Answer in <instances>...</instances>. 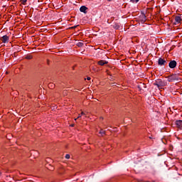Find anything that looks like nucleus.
<instances>
[{
	"instance_id": "19",
	"label": "nucleus",
	"mask_w": 182,
	"mask_h": 182,
	"mask_svg": "<svg viewBox=\"0 0 182 182\" xmlns=\"http://www.w3.org/2000/svg\"><path fill=\"white\" fill-rule=\"evenodd\" d=\"M77 46H83V43H77Z\"/></svg>"
},
{
	"instance_id": "6",
	"label": "nucleus",
	"mask_w": 182,
	"mask_h": 182,
	"mask_svg": "<svg viewBox=\"0 0 182 182\" xmlns=\"http://www.w3.org/2000/svg\"><path fill=\"white\" fill-rule=\"evenodd\" d=\"M158 64L160 65V66H163L164 65H166V60L163 59V58H159V60H158Z\"/></svg>"
},
{
	"instance_id": "20",
	"label": "nucleus",
	"mask_w": 182,
	"mask_h": 182,
	"mask_svg": "<svg viewBox=\"0 0 182 182\" xmlns=\"http://www.w3.org/2000/svg\"><path fill=\"white\" fill-rule=\"evenodd\" d=\"M27 0H21V4H26Z\"/></svg>"
},
{
	"instance_id": "21",
	"label": "nucleus",
	"mask_w": 182,
	"mask_h": 182,
	"mask_svg": "<svg viewBox=\"0 0 182 182\" xmlns=\"http://www.w3.org/2000/svg\"><path fill=\"white\" fill-rule=\"evenodd\" d=\"M90 79H91L90 77H87V80H90Z\"/></svg>"
},
{
	"instance_id": "16",
	"label": "nucleus",
	"mask_w": 182,
	"mask_h": 182,
	"mask_svg": "<svg viewBox=\"0 0 182 182\" xmlns=\"http://www.w3.org/2000/svg\"><path fill=\"white\" fill-rule=\"evenodd\" d=\"M49 168H48V170H50V171H53V170H55V168H53V166H50V165H49Z\"/></svg>"
},
{
	"instance_id": "17",
	"label": "nucleus",
	"mask_w": 182,
	"mask_h": 182,
	"mask_svg": "<svg viewBox=\"0 0 182 182\" xmlns=\"http://www.w3.org/2000/svg\"><path fill=\"white\" fill-rule=\"evenodd\" d=\"M26 59H28V60L32 59V55H27V56L26 57Z\"/></svg>"
},
{
	"instance_id": "5",
	"label": "nucleus",
	"mask_w": 182,
	"mask_h": 182,
	"mask_svg": "<svg viewBox=\"0 0 182 182\" xmlns=\"http://www.w3.org/2000/svg\"><path fill=\"white\" fill-rule=\"evenodd\" d=\"M169 68H171V69H174V68H176V66H177V62L176 60H171L169 64H168Z\"/></svg>"
},
{
	"instance_id": "3",
	"label": "nucleus",
	"mask_w": 182,
	"mask_h": 182,
	"mask_svg": "<svg viewBox=\"0 0 182 182\" xmlns=\"http://www.w3.org/2000/svg\"><path fill=\"white\" fill-rule=\"evenodd\" d=\"M139 21H140V22H141V23H144V22H146V21H147V18H146V15L144 14H141L139 16Z\"/></svg>"
},
{
	"instance_id": "8",
	"label": "nucleus",
	"mask_w": 182,
	"mask_h": 182,
	"mask_svg": "<svg viewBox=\"0 0 182 182\" xmlns=\"http://www.w3.org/2000/svg\"><path fill=\"white\" fill-rule=\"evenodd\" d=\"M176 124L177 127H178V129H182V120L176 121Z\"/></svg>"
},
{
	"instance_id": "7",
	"label": "nucleus",
	"mask_w": 182,
	"mask_h": 182,
	"mask_svg": "<svg viewBox=\"0 0 182 182\" xmlns=\"http://www.w3.org/2000/svg\"><path fill=\"white\" fill-rule=\"evenodd\" d=\"M108 62L105 60H101L100 61H98V65H100V66H103L104 65H107Z\"/></svg>"
},
{
	"instance_id": "22",
	"label": "nucleus",
	"mask_w": 182,
	"mask_h": 182,
	"mask_svg": "<svg viewBox=\"0 0 182 182\" xmlns=\"http://www.w3.org/2000/svg\"><path fill=\"white\" fill-rule=\"evenodd\" d=\"M108 1V2H111V1H112V0H107Z\"/></svg>"
},
{
	"instance_id": "15",
	"label": "nucleus",
	"mask_w": 182,
	"mask_h": 182,
	"mask_svg": "<svg viewBox=\"0 0 182 182\" xmlns=\"http://www.w3.org/2000/svg\"><path fill=\"white\" fill-rule=\"evenodd\" d=\"M132 4H137L139 0H130Z\"/></svg>"
},
{
	"instance_id": "23",
	"label": "nucleus",
	"mask_w": 182,
	"mask_h": 182,
	"mask_svg": "<svg viewBox=\"0 0 182 182\" xmlns=\"http://www.w3.org/2000/svg\"><path fill=\"white\" fill-rule=\"evenodd\" d=\"M73 126H75V124H72V125H71V127H73Z\"/></svg>"
},
{
	"instance_id": "10",
	"label": "nucleus",
	"mask_w": 182,
	"mask_h": 182,
	"mask_svg": "<svg viewBox=\"0 0 182 182\" xmlns=\"http://www.w3.org/2000/svg\"><path fill=\"white\" fill-rule=\"evenodd\" d=\"M175 22H176V23H181V17L180 16H176L175 17Z\"/></svg>"
},
{
	"instance_id": "9",
	"label": "nucleus",
	"mask_w": 182,
	"mask_h": 182,
	"mask_svg": "<svg viewBox=\"0 0 182 182\" xmlns=\"http://www.w3.org/2000/svg\"><path fill=\"white\" fill-rule=\"evenodd\" d=\"M80 12H83L84 14H86V11H87V7L86 6H82L80 8Z\"/></svg>"
},
{
	"instance_id": "1",
	"label": "nucleus",
	"mask_w": 182,
	"mask_h": 182,
	"mask_svg": "<svg viewBox=\"0 0 182 182\" xmlns=\"http://www.w3.org/2000/svg\"><path fill=\"white\" fill-rule=\"evenodd\" d=\"M155 86H157V87H164L166 86V82L161 80V79H158L156 80V82L154 83Z\"/></svg>"
},
{
	"instance_id": "18",
	"label": "nucleus",
	"mask_w": 182,
	"mask_h": 182,
	"mask_svg": "<svg viewBox=\"0 0 182 182\" xmlns=\"http://www.w3.org/2000/svg\"><path fill=\"white\" fill-rule=\"evenodd\" d=\"M65 159H70V155L66 154V155H65Z\"/></svg>"
},
{
	"instance_id": "4",
	"label": "nucleus",
	"mask_w": 182,
	"mask_h": 182,
	"mask_svg": "<svg viewBox=\"0 0 182 182\" xmlns=\"http://www.w3.org/2000/svg\"><path fill=\"white\" fill-rule=\"evenodd\" d=\"M1 41L3 43H8V42H9V36L6 35L3 36L1 38Z\"/></svg>"
},
{
	"instance_id": "2",
	"label": "nucleus",
	"mask_w": 182,
	"mask_h": 182,
	"mask_svg": "<svg viewBox=\"0 0 182 182\" xmlns=\"http://www.w3.org/2000/svg\"><path fill=\"white\" fill-rule=\"evenodd\" d=\"M168 82H174V80H178V77H177L176 74L171 75L167 77Z\"/></svg>"
},
{
	"instance_id": "12",
	"label": "nucleus",
	"mask_w": 182,
	"mask_h": 182,
	"mask_svg": "<svg viewBox=\"0 0 182 182\" xmlns=\"http://www.w3.org/2000/svg\"><path fill=\"white\" fill-rule=\"evenodd\" d=\"M48 87H50V89H53V87H55V84L49 83L48 84Z\"/></svg>"
},
{
	"instance_id": "14",
	"label": "nucleus",
	"mask_w": 182,
	"mask_h": 182,
	"mask_svg": "<svg viewBox=\"0 0 182 182\" xmlns=\"http://www.w3.org/2000/svg\"><path fill=\"white\" fill-rule=\"evenodd\" d=\"M105 131L103 130V129H101L100 131V134H101V136H105Z\"/></svg>"
},
{
	"instance_id": "11",
	"label": "nucleus",
	"mask_w": 182,
	"mask_h": 182,
	"mask_svg": "<svg viewBox=\"0 0 182 182\" xmlns=\"http://www.w3.org/2000/svg\"><path fill=\"white\" fill-rule=\"evenodd\" d=\"M86 114H87L86 112H82L81 114H80L78 115V117L75 119V120L76 121V120H77V119H80V117H82V116H85V117H87Z\"/></svg>"
},
{
	"instance_id": "13",
	"label": "nucleus",
	"mask_w": 182,
	"mask_h": 182,
	"mask_svg": "<svg viewBox=\"0 0 182 182\" xmlns=\"http://www.w3.org/2000/svg\"><path fill=\"white\" fill-rule=\"evenodd\" d=\"M113 27L114 28V29H119L120 28V26L119 24H114Z\"/></svg>"
}]
</instances>
